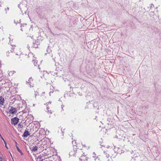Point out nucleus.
Returning a JSON list of instances; mask_svg holds the SVG:
<instances>
[{
    "mask_svg": "<svg viewBox=\"0 0 161 161\" xmlns=\"http://www.w3.org/2000/svg\"><path fill=\"white\" fill-rule=\"evenodd\" d=\"M42 152H41V153L42 155H49V156L52 155V152L53 153L54 152H55V150L53 147L51 148H44Z\"/></svg>",
    "mask_w": 161,
    "mask_h": 161,
    "instance_id": "1",
    "label": "nucleus"
},
{
    "mask_svg": "<svg viewBox=\"0 0 161 161\" xmlns=\"http://www.w3.org/2000/svg\"><path fill=\"white\" fill-rule=\"evenodd\" d=\"M1 138H2V139L3 140V141L4 142V141H5V140H4V139H3V137L2 136H1Z\"/></svg>",
    "mask_w": 161,
    "mask_h": 161,
    "instance_id": "25",
    "label": "nucleus"
},
{
    "mask_svg": "<svg viewBox=\"0 0 161 161\" xmlns=\"http://www.w3.org/2000/svg\"><path fill=\"white\" fill-rule=\"evenodd\" d=\"M0 161H2V158L1 157H0Z\"/></svg>",
    "mask_w": 161,
    "mask_h": 161,
    "instance_id": "26",
    "label": "nucleus"
},
{
    "mask_svg": "<svg viewBox=\"0 0 161 161\" xmlns=\"http://www.w3.org/2000/svg\"><path fill=\"white\" fill-rule=\"evenodd\" d=\"M96 155L94 154V153L93 157L91 158V160L92 161H100L99 158L98 157H96Z\"/></svg>",
    "mask_w": 161,
    "mask_h": 161,
    "instance_id": "10",
    "label": "nucleus"
},
{
    "mask_svg": "<svg viewBox=\"0 0 161 161\" xmlns=\"http://www.w3.org/2000/svg\"><path fill=\"white\" fill-rule=\"evenodd\" d=\"M140 1H142L143 0H139Z\"/></svg>",
    "mask_w": 161,
    "mask_h": 161,
    "instance_id": "27",
    "label": "nucleus"
},
{
    "mask_svg": "<svg viewBox=\"0 0 161 161\" xmlns=\"http://www.w3.org/2000/svg\"><path fill=\"white\" fill-rule=\"evenodd\" d=\"M0 136L1 137V136H2L0 134Z\"/></svg>",
    "mask_w": 161,
    "mask_h": 161,
    "instance_id": "28",
    "label": "nucleus"
},
{
    "mask_svg": "<svg viewBox=\"0 0 161 161\" xmlns=\"http://www.w3.org/2000/svg\"><path fill=\"white\" fill-rule=\"evenodd\" d=\"M8 10L9 9V8H7Z\"/></svg>",
    "mask_w": 161,
    "mask_h": 161,
    "instance_id": "29",
    "label": "nucleus"
},
{
    "mask_svg": "<svg viewBox=\"0 0 161 161\" xmlns=\"http://www.w3.org/2000/svg\"><path fill=\"white\" fill-rule=\"evenodd\" d=\"M20 49H19V48H18L17 49V51H16V56H15V58H20V56L22 54V53L21 52V51H19V52H18L17 51L20 50Z\"/></svg>",
    "mask_w": 161,
    "mask_h": 161,
    "instance_id": "7",
    "label": "nucleus"
},
{
    "mask_svg": "<svg viewBox=\"0 0 161 161\" xmlns=\"http://www.w3.org/2000/svg\"><path fill=\"white\" fill-rule=\"evenodd\" d=\"M116 136H117V137L118 138V139H121L122 138V136H119V137L117 135Z\"/></svg>",
    "mask_w": 161,
    "mask_h": 161,
    "instance_id": "21",
    "label": "nucleus"
},
{
    "mask_svg": "<svg viewBox=\"0 0 161 161\" xmlns=\"http://www.w3.org/2000/svg\"><path fill=\"white\" fill-rule=\"evenodd\" d=\"M41 150H42V147H41Z\"/></svg>",
    "mask_w": 161,
    "mask_h": 161,
    "instance_id": "31",
    "label": "nucleus"
},
{
    "mask_svg": "<svg viewBox=\"0 0 161 161\" xmlns=\"http://www.w3.org/2000/svg\"><path fill=\"white\" fill-rule=\"evenodd\" d=\"M37 147L35 146L32 147L31 149V151H35L37 150Z\"/></svg>",
    "mask_w": 161,
    "mask_h": 161,
    "instance_id": "15",
    "label": "nucleus"
},
{
    "mask_svg": "<svg viewBox=\"0 0 161 161\" xmlns=\"http://www.w3.org/2000/svg\"><path fill=\"white\" fill-rule=\"evenodd\" d=\"M4 143L5 144V147H6V148H7V149H8V148L7 147V145H6V143L5 142V141H4Z\"/></svg>",
    "mask_w": 161,
    "mask_h": 161,
    "instance_id": "22",
    "label": "nucleus"
},
{
    "mask_svg": "<svg viewBox=\"0 0 161 161\" xmlns=\"http://www.w3.org/2000/svg\"><path fill=\"white\" fill-rule=\"evenodd\" d=\"M4 99L3 97H2L1 96L0 97V104L3 105V104L4 102Z\"/></svg>",
    "mask_w": 161,
    "mask_h": 161,
    "instance_id": "13",
    "label": "nucleus"
},
{
    "mask_svg": "<svg viewBox=\"0 0 161 161\" xmlns=\"http://www.w3.org/2000/svg\"><path fill=\"white\" fill-rule=\"evenodd\" d=\"M19 125H20V126L21 128L23 127V126L22 125L19 124Z\"/></svg>",
    "mask_w": 161,
    "mask_h": 161,
    "instance_id": "23",
    "label": "nucleus"
},
{
    "mask_svg": "<svg viewBox=\"0 0 161 161\" xmlns=\"http://www.w3.org/2000/svg\"><path fill=\"white\" fill-rule=\"evenodd\" d=\"M16 148L17 149V150H18V151L20 153H22V152H21V151L19 149V147L17 146H16Z\"/></svg>",
    "mask_w": 161,
    "mask_h": 161,
    "instance_id": "20",
    "label": "nucleus"
},
{
    "mask_svg": "<svg viewBox=\"0 0 161 161\" xmlns=\"http://www.w3.org/2000/svg\"><path fill=\"white\" fill-rule=\"evenodd\" d=\"M33 79H32V78H30L29 80H28V82L27 81V82L30 83V87H31V86L32 87L33 86H32L31 84H32V82H33Z\"/></svg>",
    "mask_w": 161,
    "mask_h": 161,
    "instance_id": "14",
    "label": "nucleus"
},
{
    "mask_svg": "<svg viewBox=\"0 0 161 161\" xmlns=\"http://www.w3.org/2000/svg\"><path fill=\"white\" fill-rule=\"evenodd\" d=\"M55 161H60V160L59 159H56Z\"/></svg>",
    "mask_w": 161,
    "mask_h": 161,
    "instance_id": "24",
    "label": "nucleus"
},
{
    "mask_svg": "<svg viewBox=\"0 0 161 161\" xmlns=\"http://www.w3.org/2000/svg\"><path fill=\"white\" fill-rule=\"evenodd\" d=\"M47 140H48L47 138H44L41 140L42 144L41 145L43 148H46L47 147Z\"/></svg>",
    "mask_w": 161,
    "mask_h": 161,
    "instance_id": "3",
    "label": "nucleus"
},
{
    "mask_svg": "<svg viewBox=\"0 0 161 161\" xmlns=\"http://www.w3.org/2000/svg\"><path fill=\"white\" fill-rule=\"evenodd\" d=\"M46 105H47V103H46Z\"/></svg>",
    "mask_w": 161,
    "mask_h": 161,
    "instance_id": "30",
    "label": "nucleus"
},
{
    "mask_svg": "<svg viewBox=\"0 0 161 161\" xmlns=\"http://www.w3.org/2000/svg\"><path fill=\"white\" fill-rule=\"evenodd\" d=\"M41 132H42V135H43V136L47 135L49 133V131H47V130L45 131V129L43 128H41Z\"/></svg>",
    "mask_w": 161,
    "mask_h": 161,
    "instance_id": "8",
    "label": "nucleus"
},
{
    "mask_svg": "<svg viewBox=\"0 0 161 161\" xmlns=\"http://www.w3.org/2000/svg\"><path fill=\"white\" fill-rule=\"evenodd\" d=\"M40 37L39 36L37 38V39L35 41V43H34V47L35 48H38L39 46H40Z\"/></svg>",
    "mask_w": 161,
    "mask_h": 161,
    "instance_id": "5",
    "label": "nucleus"
},
{
    "mask_svg": "<svg viewBox=\"0 0 161 161\" xmlns=\"http://www.w3.org/2000/svg\"><path fill=\"white\" fill-rule=\"evenodd\" d=\"M50 108H49L48 107H47V112L48 114H51L52 113V111L51 109L50 110Z\"/></svg>",
    "mask_w": 161,
    "mask_h": 161,
    "instance_id": "16",
    "label": "nucleus"
},
{
    "mask_svg": "<svg viewBox=\"0 0 161 161\" xmlns=\"http://www.w3.org/2000/svg\"><path fill=\"white\" fill-rule=\"evenodd\" d=\"M36 161H40V157L39 156L38 157L36 156Z\"/></svg>",
    "mask_w": 161,
    "mask_h": 161,
    "instance_id": "17",
    "label": "nucleus"
},
{
    "mask_svg": "<svg viewBox=\"0 0 161 161\" xmlns=\"http://www.w3.org/2000/svg\"><path fill=\"white\" fill-rule=\"evenodd\" d=\"M26 27L27 26L26 24H23V25H22L21 26V28L20 30L22 31H23L26 29Z\"/></svg>",
    "mask_w": 161,
    "mask_h": 161,
    "instance_id": "12",
    "label": "nucleus"
},
{
    "mask_svg": "<svg viewBox=\"0 0 161 161\" xmlns=\"http://www.w3.org/2000/svg\"><path fill=\"white\" fill-rule=\"evenodd\" d=\"M19 7L21 11L24 14L26 13L27 10L26 4L20 3L19 5Z\"/></svg>",
    "mask_w": 161,
    "mask_h": 161,
    "instance_id": "2",
    "label": "nucleus"
},
{
    "mask_svg": "<svg viewBox=\"0 0 161 161\" xmlns=\"http://www.w3.org/2000/svg\"><path fill=\"white\" fill-rule=\"evenodd\" d=\"M19 120V119L17 117H15L11 119V124L15 125L18 123Z\"/></svg>",
    "mask_w": 161,
    "mask_h": 161,
    "instance_id": "6",
    "label": "nucleus"
},
{
    "mask_svg": "<svg viewBox=\"0 0 161 161\" xmlns=\"http://www.w3.org/2000/svg\"><path fill=\"white\" fill-rule=\"evenodd\" d=\"M9 112L12 114H16L17 113V108L13 106L11 107L9 110Z\"/></svg>",
    "mask_w": 161,
    "mask_h": 161,
    "instance_id": "4",
    "label": "nucleus"
},
{
    "mask_svg": "<svg viewBox=\"0 0 161 161\" xmlns=\"http://www.w3.org/2000/svg\"><path fill=\"white\" fill-rule=\"evenodd\" d=\"M88 159V158L84 155L81 156L80 158V160L81 161H86Z\"/></svg>",
    "mask_w": 161,
    "mask_h": 161,
    "instance_id": "9",
    "label": "nucleus"
},
{
    "mask_svg": "<svg viewBox=\"0 0 161 161\" xmlns=\"http://www.w3.org/2000/svg\"><path fill=\"white\" fill-rule=\"evenodd\" d=\"M30 135V134L28 130H25L23 135V136L25 137H26Z\"/></svg>",
    "mask_w": 161,
    "mask_h": 161,
    "instance_id": "11",
    "label": "nucleus"
},
{
    "mask_svg": "<svg viewBox=\"0 0 161 161\" xmlns=\"http://www.w3.org/2000/svg\"><path fill=\"white\" fill-rule=\"evenodd\" d=\"M34 64L35 66H36L37 64V61L35 60L34 61Z\"/></svg>",
    "mask_w": 161,
    "mask_h": 161,
    "instance_id": "18",
    "label": "nucleus"
},
{
    "mask_svg": "<svg viewBox=\"0 0 161 161\" xmlns=\"http://www.w3.org/2000/svg\"><path fill=\"white\" fill-rule=\"evenodd\" d=\"M49 160V158H46L44 159H42L41 161H47Z\"/></svg>",
    "mask_w": 161,
    "mask_h": 161,
    "instance_id": "19",
    "label": "nucleus"
}]
</instances>
